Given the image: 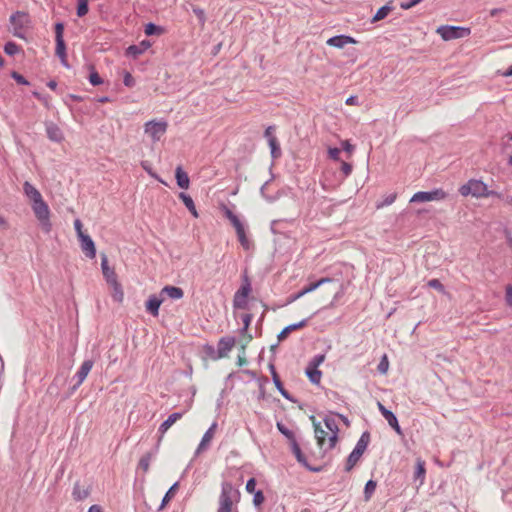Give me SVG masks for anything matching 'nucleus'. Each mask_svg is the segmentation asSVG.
Masks as SVG:
<instances>
[{
	"label": "nucleus",
	"mask_w": 512,
	"mask_h": 512,
	"mask_svg": "<svg viewBox=\"0 0 512 512\" xmlns=\"http://www.w3.org/2000/svg\"><path fill=\"white\" fill-rule=\"evenodd\" d=\"M241 500V492L229 481H223L217 512H233Z\"/></svg>",
	"instance_id": "obj_1"
},
{
	"label": "nucleus",
	"mask_w": 512,
	"mask_h": 512,
	"mask_svg": "<svg viewBox=\"0 0 512 512\" xmlns=\"http://www.w3.org/2000/svg\"><path fill=\"white\" fill-rule=\"evenodd\" d=\"M32 210L35 217L39 221L42 230L45 233H49L52 229V223L50 221V210L47 203L42 199L31 203Z\"/></svg>",
	"instance_id": "obj_2"
},
{
	"label": "nucleus",
	"mask_w": 512,
	"mask_h": 512,
	"mask_svg": "<svg viewBox=\"0 0 512 512\" xmlns=\"http://www.w3.org/2000/svg\"><path fill=\"white\" fill-rule=\"evenodd\" d=\"M487 185L477 179H470L466 184L459 188V193L462 196L472 195L475 198L487 197Z\"/></svg>",
	"instance_id": "obj_3"
},
{
	"label": "nucleus",
	"mask_w": 512,
	"mask_h": 512,
	"mask_svg": "<svg viewBox=\"0 0 512 512\" xmlns=\"http://www.w3.org/2000/svg\"><path fill=\"white\" fill-rule=\"evenodd\" d=\"M436 32L444 41L468 37L471 33L470 28L461 26L442 25Z\"/></svg>",
	"instance_id": "obj_4"
},
{
	"label": "nucleus",
	"mask_w": 512,
	"mask_h": 512,
	"mask_svg": "<svg viewBox=\"0 0 512 512\" xmlns=\"http://www.w3.org/2000/svg\"><path fill=\"white\" fill-rule=\"evenodd\" d=\"M333 282H335V280L330 277H323L317 281L311 282L308 285H306L305 287H303L299 292L289 295L286 300V304H291V303L295 302L296 300L303 297L304 295L315 291L318 287H320L321 285H323L325 283H333Z\"/></svg>",
	"instance_id": "obj_5"
},
{
	"label": "nucleus",
	"mask_w": 512,
	"mask_h": 512,
	"mask_svg": "<svg viewBox=\"0 0 512 512\" xmlns=\"http://www.w3.org/2000/svg\"><path fill=\"white\" fill-rule=\"evenodd\" d=\"M447 196V193L439 188L431 191L416 192L410 199L411 203L429 202L434 200H442Z\"/></svg>",
	"instance_id": "obj_6"
},
{
	"label": "nucleus",
	"mask_w": 512,
	"mask_h": 512,
	"mask_svg": "<svg viewBox=\"0 0 512 512\" xmlns=\"http://www.w3.org/2000/svg\"><path fill=\"white\" fill-rule=\"evenodd\" d=\"M28 13L23 11H16L10 16V23L13 25V35L18 38L24 39L25 36L22 32V29L25 26V23L28 22Z\"/></svg>",
	"instance_id": "obj_7"
},
{
	"label": "nucleus",
	"mask_w": 512,
	"mask_h": 512,
	"mask_svg": "<svg viewBox=\"0 0 512 512\" xmlns=\"http://www.w3.org/2000/svg\"><path fill=\"white\" fill-rule=\"evenodd\" d=\"M167 130V122L165 121H148L145 123V133L148 134L152 140L159 141L161 136L164 135V133Z\"/></svg>",
	"instance_id": "obj_8"
},
{
	"label": "nucleus",
	"mask_w": 512,
	"mask_h": 512,
	"mask_svg": "<svg viewBox=\"0 0 512 512\" xmlns=\"http://www.w3.org/2000/svg\"><path fill=\"white\" fill-rule=\"evenodd\" d=\"M93 365H94V362L91 359L85 360L82 363L79 370L77 371V373L74 376V378H76L77 381L72 387H70L68 396L72 395L80 387V385L84 382L87 375L93 368Z\"/></svg>",
	"instance_id": "obj_9"
},
{
	"label": "nucleus",
	"mask_w": 512,
	"mask_h": 512,
	"mask_svg": "<svg viewBox=\"0 0 512 512\" xmlns=\"http://www.w3.org/2000/svg\"><path fill=\"white\" fill-rule=\"evenodd\" d=\"M252 291V286L240 285L233 297L234 309H248V297Z\"/></svg>",
	"instance_id": "obj_10"
},
{
	"label": "nucleus",
	"mask_w": 512,
	"mask_h": 512,
	"mask_svg": "<svg viewBox=\"0 0 512 512\" xmlns=\"http://www.w3.org/2000/svg\"><path fill=\"white\" fill-rule=\"evenodd\" d=\"M289 445L291 448V452L293 453L299 464H301L303 467H305L307 470L311 472H320L322 470V467H314L308 463L307 458L302 452L297 440L289 443Z\"/></svg>",
	"instance_id": "obj_11"
},
{
	"label": "nucleus",
	"mask_w": 512,
	"mask_h": 512,
	"mask_svg": "<svg viewBox=\"0 0 512 512\" xmlns=\"http://www.w3.org/2000/svg\"><path fill=\"white\" fill-rule=\"evenodd\" d=\"M184 415V412H174L168 416V418L161 423L158 428L159 437L156 443V451H158L160 443L163 439L164 434L167 430L179 419H181Z\"/></svg>",
	"instance_id": "obj_12"
},
{
	"label": "nucleus",
	"mask_w": 512,
	"mask_h": 512,
	"mask_svg": "<svg viewBox=\"0 0 512 512\" xmlns=\"http://www.w3.org/2000/svg\"><path fill=\"white\" fill-rule=\"evenodd\" d=\"M164 300L165 298L162 297L160 293L158 295L151 294L145 302L146 311L152 316L157 317L159 315L160 306Z\"/></svg>",
	"instance_id": "obj_13"
},
{
	"label": "nucleus",
	"mask_w": 512,
	"mask_h": 512,
	"mask_svg": "<svg viewBox=\"0 0 512 512\" xmlns=\"http://www.w3.org/2000/svg\"><path fill=\"white\" fill-rule=\"evenodd\" d=\"M80 241V247L85 256L89 259H94L96 257V247L93 239L88 235H80L78 238Z\"/></svg>",
	"instance_id": "obj_14"
},
{
	"label": "nucleus",
	"mask_w": 512,
	"mask_h": 512,
	"mask_svg": "<svg viewBox=\"0 0 512 512\" xmlns=\"http://www.w3.org/2000/svg\"><path fill=\"white\" fill-rule=\"evenodd\" d=\"M357 42L358 41L355 38H353L352 36L340 34V35H335L333 37H330L326 41V44L328 46H332V47H335V48H338V49H342L347 44H356Z\"/></svg>",
	"instance_id": "obj_15"
},
{
	"label": "nucleus",
	"mask_w": 512,
	"mask_h": 512,
	"mask_svg": "<svg viewBox=\"0 0 512 512\" xmlns=\"http://www.w3.org/2000/svg\"><path fill=\"white\" fill-rule=\"evenodd\" d=\"M235 342V337L232 336L220 338L217 344V357H220V359L226 357L234 347Z\"/></svg>",
	"instance_id": "obj_16"
},
{
	"label": "nucleus",
	"mask_w": 512,
	"mask_h": 512,
	"mask_svg": "<svg viewBox=\"0 0 512 512\" xmlns=\"http://www.w3.org/2000/svg\"><path fill=\"white\" fill-rule=\"evenodd\" d=\"M46 135L49 140L61 143L64 140V134L60 127L52 121L45 123Z\"/></svg>",
	"instance_id": "obj_17"
},
{
	"label": "nucleus",
	"mask_w": 512,
	"mask_h": 512,
	"mask_svg": "<svg viewBox=\"0 0 512 512\" xmlns=\"http://www.w3.org/2000/svg\"><path fill=\"white\" fill-rule=\"evenodd\" d=\"M315 314H317V312H315V313L311 316V318H312ZM309 319H310V317H309V318H306V319H303V320H301V321H299V322H297V323H293V324H290V325H288V326L284 327V328L280 331V333L277 335L278 343H279V342L284 341V340L289 336V334H290L291 332L304 328V327L308 324Z\"/></svg>",
	"instance_id": "obj_18"
},
{
	"label": "nucleus",
	"mask_w": 512,
	"mask_h": 512,
	"mask_svg": "<svg viewBox=\"0 0 512 512\" xmlns=\"http://www.w3.org/2000/svg\"><path fill=\"white\" fill-rule=\"evenodd\" d=\"M151 42L149 40H142L139 44H133L126 48L125 55L132 57L133 59L138 58L141 54H143L148 48L151 47Z\"/></svg>",
	"instance_id": "obj_19"
},
{
	"label": "nucleus",
	"mask_w": 512,
	"mask_h": 512,
	"mask_svg": "<svg viewBox=\"0 0 512 512\" xmlns=\"http://www.w3.org/2000/svg\"><path fill=\"white\" fill-rule=\"evenodd\" d=\"M217 427V423L214 422L209 428L208 430L204 433L196 451H195V456H198L200 453H202L203 451L207 450L208 447H209V443L210 441L212 440L213 436H214V431Z\"/></svg>",
	"instance_id": "obj_20"
},
{
	"label": "nucleus",
	"mask_w": 512,
	"mask_h": 512,
	"mask_svg": "<svg viewBox=\"0 0 512 512\" xmlns=\"http://www.w3.org/2000/svg\"><path fill=\"white\" fill-rule=\"evenodd\" d=\"M160 294L164 298L166 296V297H169V298H171L173 300H178V299H181L184 296V291L180 287L166 285V286H164L161 289Z\"/></svg>",
	"instance_id": "obj_21"
},
{
	"label": "nucleus",
	"mask_w": 512,
	"mask_h": 512,
	"mask_svg": "<svg viewBox=\"0 0 512 512\" xmlns=\"http://www.w3.org/2000/svg\"><path fill=\"white\" fill-rule=\"evenodd\" d=\"M101 268L103 276L107 283H110L111 281H114L117 279V274L114 270V268H110L108 265V258L105 254L101 255Z\"/></svg>",
	"instance_id": "obj_22"
},
{
	"label": "nucleus",
	"mask_w": 512,
	"mask_h": 512,
	"mask_svg": "<svg viewBox=\"0 0 512 512\" xmlns=\"http://www.w3.org/2000/svg\"><path fill=\"white\" fill-rule=\"evenodd\" d=\"M175 179L179 188L188 189L190 185V179L187 172L184 171L182 166H177L175 169Z\"/></svg>",
	"instance_id": "obj_23"
},
{
	"label": "nucleus",
	"mask_w": 512,
	"mask_h": 512,
	"mask_svg": "<svg viewBox=\"0 0 512 512\" xmlns=\"http://www.w3.org/2000/svg\"><path fill=\"white\" fill-rule=\"evenodd\" d=\"M395 9L393 1L387 2L384 6L380 7L371 19V23H376L380 20L385 19L390 12Z\"/></svg>",
	"instance_id": "obj_24"
},
{
	"label": "nucleus",
	"mask_w": 512,
	"mask_h": 512,
	"mask_svg": "<svg viewBox=\"0 0 512 512\" xmlns=\"http://www.w3.org/2000/svg\"><path fill=\"white\" fill-rule=\"evenodd\" d=\"M310 419L313 421L315 438L320 449L323 448L326 442L327 432L321 427L320 422L315 421V416H311Z\"/></svg>",
	"instance_id": "obj_25"
},
{
	"label": "nucleus",
	"mask_w": 512,
	"mask_h": 512,
	"mask_svg": "<svg viewBox=\"0 0 512 512\" xmlns=\"http://www.w3.org/2000/svg\"><path fill=\"white\" fill-rule=\"evenodd\" d=\"M24 194L29 198L31 203L42 199V195L30 182L25 181L23 184Z\"/></svg>",
	"instance_id": "obj_26"
},
{
	"label": "nucleus",
	"mask_w": 512,
	"mask_h": 512,
	"mask_svg": "<svg viewBox=\"0 0 512 512\" xmlns=\"http://www.w3.org/2000/svg\"><path fill=\"white\" fill-rule=\"evenodd\" d=\"M276 389L279 391V393L288 401L292 403H297L298 400L292 396L285 388L284 385L280 379L279 375H275V377L272 379Z\"/></svg>",
	"instance_id": "obj_27"
},
{
	"label": "nucleus",
	"mask_w": 512,
	"mask_h": 512,
	"mask_svg": "<svg viewBox=\"0 0 512 512\" xmlns=\"http://www.w3.org/2000/svg\"><path fill=\"white\" fill-rule=\"evenodd\" d=\"M426 475L425 461L421 458H417L416 466L414 471V481H419L420 484H423Z\"/></svg>",
	"instance_id": "obj_28"
},
{
	"label": "nucleus",
	"mask_w": 512,
	"mask_h": 512,
	"mask_svg": "<svg viewBox=\"0 0 512 512\" xmlns=\"http://www.w3.org/2000/svg\"><path fill=\"white\" fill-rule=\"evenodd\" d=\"M305 374L308 377L309 381L312 384H319L322 377V372L318 369V367H313L310 365H307L305 369Z\"/></svg>",
	"instance_id": "obj_29"
},
{
	"label": "nucleus",
	"mask_w": 512,
	"mask_h": 512,
	"mask_svg": "<svg viewBox=\"0 0 512 512\" xmlns=\"http://www.w3.org/2000/svg\"><path fill=\"white\" fill-rule=\"evenodd\" d=\"M108 284L112 288V298L114 299V301L121 303L124 298V292L122 289V285L120 284L118 279L111 281Z\"/></svg>",
	"instance_id": "obj_30"
},
{
	"label": "nucleus",
	"mask_w": 512,
	"mask_h": 512,
	"mask_svg": "<svg viewBox=\"0 0 512 512\" xmlns=\"http://www.w3.org/2000/svg\"><path fill=\"white\" fill-rule=\"evenodd\" d=\"M157 452L158 451H156L155 447L153 451L145 453L139 460L138 469H142L144 473L148 472L151 459L155 456Z\"/></svg>",
	"instance_id": "obj_31"
},
{
	"label": "nucleus",
	"mask_w": 512,
	"mask_h": 512,
	"mask_svg": "<svg viewBox=\"0 0 512 512\" xmlns=\"http://www.w3.org/2000/svg\"><path fill=\"white\" fill-rule=\"evenodd\" d=\"M179 198L182 200L186 208L189 210V212L195 217H198V212L196 210V206L194 204L193 199L190 195L186 194L185 192L179 193Z\"/></svg>",
	"instance_id": "obj_32"
},
{
	"label": "nucleus",
	"mask_w": 512,
	"mask_h": 512,
	"mask_svg": "<svg viewBox=\"0 0 512 512\" xmlns=\"http://www.w3.org/2000/svg\"><path fill=\"white\" fill-rule=\"evenodd\" d=\"M369 442H370V433L368 431H364L362 433V435L360 436L359 440L357 441L353 450L364 454V452L366 451V449L368 447Z\"/></svg>",
	"instance_id": "obj_33"
},
{
	"label": "nucleus",
	"mask_w": 512,
	"mask_h": 512,
	"mask_svg": "<svg viewBox=\"0 0 512 512\" xmlns=\"http://www.w3.org/2000/svg\"><path fill=\"white\" fill-rule=\"evenodd\" d=\"M144 32L147 36H160L165 33V28L153 22L145 25Z\"/></svg>",
	"instance_id": "obj_34"
},
{
	"label": "nucleus",
	"mask_w": 512,
	"mask_h": 512,
	"mask_svg": "<svg viewBox=\"0 0 512 512\" xmlns=\"http://www.w3.org/2000/svg\"><path fill=\"white\" fill-rule=\"evenodd\" d=\"M362 455L363 454L361 452L352 450V452L347 457L345 471H351L354 468V466L358 463V461L361 459Z\"/></svg>",
	"instance_id": "obj_35"
},
{
	"label": "nucleus",
	"mask_w": 512,
	"mask_h": 512,
	"mask_svg": "<svg viewBox=\"0 0 512 512\" xmlns=\"http://www.w3.org/2000/svg\"><path fill=\"white\" fill-rule=\"evenodd\" d=\"M90 492L87 488H81L79 482H76L73 487V498L76 501H81L86 499L89 496Z\"/></svg>",
	"instance_id": "obj_36"
},
{
	"label": "nucleus",
	"mask_w": 512,
	"mask_h": 512,
	"mask_svg": "<svg viewBox=\"0 0 512 512\" xmlns=\"http://www.w3.org/2000/svg\"><path fill=\"white\" fill-rule=\"evenodd\" d=\"M235 230H236L238 241L240 242L241 246L245 250H248L250 248V241L246 235L244 225L239 226Z\"/></svg>",
	"instance_id": "obj_37"
},
{
	"label": "nucleus",
	"mask_w": 512,
	"mask_h": 512,
	"mask_svg": "<svg viewBox=\"0 0 512 512\" xmlns=\"http://www.w3.org/2000/svg\"><path fill=\"white\" fill-rule=\"evenodd\" d=\"M376 487H377V482L375 480L370 479L366 482L364 491H363L364 500L366 502H368L372 498V496L376 490Z\"/></svg>",
	"instance_id": "obj_38"
},
{
	"label": "nucleus",
	"mask_w": 512,
	"mask_h": 512,
	"mask_svg": "<svg viewBox=\"0 0 512 512\" xmlns=\"http://www.w3.org/2000/svg\"><path fill=\"white\" fill-rule=\"evenodd\" d=\"M88 69L90 71V74H89V77H88L89 83L92 86H99V85H101L103 83V79L100 77V75L96 71L95 66L93 64H89L88 65Z\"/></svg>",
	"instance_id": "obj_39"
},
{
	"label": "nucleus",
	"mask_w": 512,
	"mask_h": 512,
	"mask_svg": "<svg viewBox=\"0 0 512 512\" xmlns=\"http://www.w3.org/2000/svg\"><path fill=\"white\" fill-rule=\"evenodd\" d=\"M378 408L382 416L387 420L389 425H392L398 419L396 415L389 409H387L382 403L378 402Z\"/></svg>",
	"instance_id": "obj_40"
},
{
	"label": "nucleus",
	"mask_w": 512,
	"mask_h": 512,
	"mask_svg": "<svg viewBox=\"0 0 512 512\" xmlns=\"http://www.w3.org/2000/svg\"><path fill=\"white\" fill-rule=\"evenodd\" d=\"M268 144H269L270 151H271V157L273 159L280 158L282 155V152H281L280 144H279L277 138L269 139Z\"/></svg>",
	"instance_id": "obj_41"
},
{
	"label": "nucleus",
	"mask_w": 512,
	"mask_h": 512,
	"mask_svg": "<svg viewBox=\"0 0 512 512\" xmlns=\"http://www.w3.org/2000/svg\"><path fill=\"white\" fill-rule=\"evenodd\" d=\"M276 427L278 431L287 438L289 443L297 440L294 432L288 429L282 422H277Z\"/></svg>",
	"instance_id": "obj_42"
},
{
	"label": "nucleus",
	"mask_w": 512,
	"mask_h": 512,
	"mask_svg": "<svg viewBox=\"0 0 512 512\" xmlns=\"http://www.w3.org/2000/svg\"><path fill=\"white\" fill-rule=\"evenodd\" d=\"M179 488V483L178 482H175L169 489L168 491L165 493L163 499H162V502H161V505H160V509L161 508H164L168 502L174 497L176 491L178 490Z\"/></svg>",
	"instance_id": "obj_43"
},
{
	"label": "nucleus",
	"mask_w": 512,
	"mask_h": 512,
	"mask_svg": "<svg viewBox=\"0 0 512 512\" xmlns=\"http://www.w3.org/2000/svg\"><path fill=\"white\" fill-rule=\"evenodd\" d=\"M188 5L191 7L192 12L198 18L200 26L204 27V25L206 23V20H207L206 19L205 11L202 8H200L199 6H196V5L192 4V3H188Z\"/></svg>",
	"instance_id": "obj_44"
},
{
	"label": "nucleus",
	"mask_w": 512,
	"mask_h": 512,
	"mask_svg": "<svg viewBox=\"0 0 512 512\" xmlns=\"http://www.w3.org/2000/svg\"><path fill=\"white\" fill-rule=\"evenodd\" d=\"M224 215L227 219H229V221L231 222V224L233 225V227L236 229L238 228L239 226L243 225V223L240 221V219L238 218V216L236 214H234L228 207L224 206Z\"/></svg>",
	"instance_id": "obj_45"
},
{
	"label": "nucleus",
	"mask_w": 512,
	"mask_h": 512,
	"mask_svg": "<svg viewBox=\"0 0 512 512\" xmlns=\"http://www.w3.org/2000/svg\"><path fill=\"white\" fill-rule=\"evenodd\" d=\"M65 24L62 21L56 22L54 25L55 42H65L64 40Z\"/></svg>",
	"instance_id": "obj_46"
},
{
	"label": "nucleus",
	"mask_w": 512,
	"mask_h": 512,
	"mask_svg": "<svg viewBox=\"0 0 512 512\" xmlns=\"http://www.w3.org/2000/svg\"><path fill=\"white\" fill-rule=\"evenodd\" d=\"M89 11L88 0H77L76 14L78 17H84Z\"/></svg>",
	"instance_id": "obj_47"
},
{
	"label": "nucleus",
	"mask_w": 512,
	"mask_h": 512,
	"mask_svg": "<svg viewBox=\"0 0 512 512\" xmlns=\"http://www.w3.org/2000/svg\"><path fill=\"white\" fill-rule=\"evenodd\" d=\"M21 50V47L19 45H17L15 42L13 41H8L5 45H4V52L9 55V56H14L16 54H18Z\"/></svg>",
	"instance_id": "obj_48"
},
{
	"label": "nucleus",
	"mask_w": 512,
	"mask_h": 512,
	"mask_svg": "<svg viewBox=\"0 0 512 512\" xmlns=\"http://www.w3.org/2000/svg\"><path fill=\"white\" fill-rule=\"evenodd\" d=\"M203 351H204L205 355L207 357L211 358L212 360L220 359V357H217V349H215L213 345L205 344L203 346Z\"/></svg>",
	"instance_id": "obj_49"
},
{
	"label": "nucleus",
	"mask_w": 512,
	"mask_h": 512,
	"mask_svg": "<svg viewBox=\"0 0 512 512\" xmlns=\"http://www.w3.org/2000/svg\"><path fill=\"white\" fill-rule=\"evenodd\" d=\"M324 424H325L326 428L329 431H331L332 434L334 433V431H335V433H339V427L334 418L325 417Z\"/></svg>",
	"instance_id": "obj_50"
},
{
	"label": "nucleus",
	"mask_w": 512,
	"mask_h": 512,
	"mask_svg": "<svg viewBox=\"0 0 512 512\" xmlns=\"http://www.w3.org/2000/svg\"><path fill=\"white\" fill-rule=\"evenodd\" d=\"M55 54L59 59L67 57L65 42H56Z\"/></svg>",
	"instance_id": "obj_51"
},
{
	"label": "nucleus",
	"mask_w": 512,
	"mask_h": 512,
	"mask_svg": "<svg viewBox=\"0 0 512 512\" xmlns=\"http://www.w3.org/2000/svg\"><path fill=\"white\" fill-rule=\"evenodd\" d=\"M265 501V496L262 490H257L253 493V505L255 507L261 506Z\"/></svg>",
	"instance_id": "obj_52"
},
{
	"label": "nucleus",
	"mask_w": 512,
	"mask_h": 512,
	"mask_svg": "<svg viewBox=\"0 0 512 512\" xmlns=\"http://www.w3.org/2000/svg\"><path fill=\"white\" fill-rule=\"evenodd\" d=\"M427 285L430 288L436 289L440 293H445V287H444V285L441 283V281L439 279H436V278L430 279L428 281Z\"/></svg>",
	"instance_id": "obj_53"
},
{
	"label": "nucleus",
	"mask_w": 512,
	"mask_h": 512,
	"mask_svg": "<svg viewBox=\"0 0 512 512\" xmlns=\"http://www.w3.org/2000/svg\"><path fill=\"white\" fill-rule=\"evenodd\" d=\"M388 368H389V361H388V358H387V355L384 354L377 366V370L381 373V374H386L387 371H388Z\"/></svg>",
	"instance_id": "obj_54"
},
{
	"label": "nucleus",
	"mask_w": 512,
	"mask_h": 512,
	"mask_svg": "<svg viewBox=\"0 0 512 512\" xmlns=\"http://www.w3.org/2000/svg\"><path fill=\"white\" fill-rule=\"evenodd\" d=\"M11 78L16 81L19 85H30V82L20 73L17 71L11 72Z\"/></svg>",
	"instance_id": "obj_55"
},
{
	"label": "nucleus",
	"mask_w": 512,
	"mask_h": 512,
	"mask_svg": "<svg viewBox=\"0 0 512 512\" xmlns=\"http://www.w3.org/2000/svg\"><path fill=\"white\" fill-rule=\"evenodd\" d=\"M123 83L126 87L132 88L135 86L136 82L132 74L128 71L124 72Z\"/></svg>",
	"instance_id": "obj_56"
},
{
	"label": "nucleus",
	"mask_w": 512,
	"mask_h": 512,
	"mask_svg": "<svg viewBox=\"0 0 512 512\" xmlns=\"http://www.w3.org/2000/svg\"><path fill=\"white\" fill-rule=\"evenodd\" d=\"M325 360V354L315 355L309 362L308 365L313 367H319Z\"/></svg>",
	"instance_id": "obj_57"
},
{
	"label": "nucleus",
	"mask_w": 512,
	"mask_h": 512,
	"mask_svg": "<svg viewBox=\"0 0 512 512\" xmlns=\"http://www.w3.org/2000/svg\"><path fill=\"white\" fill-rule=\"evenodd\" d=\"M141 166L150 176L166 185V183L155 172H153L147 161H143L141 163Z\"/></svg>",
	"instance_id": "obj_58"
},
{
	"label": "nucleus",
	"mask_w": 512,
	"mask_h": 512,
	"mask_svg": "<svg viewBox=\"0 0 512 512\" xmlns=\"http://www.w3.org/2000/svg\"><path fill=\"white\" fill-rule=\"evenodd\" d=\"M32 95L36 99L40 100L45 105L46 108H48V109L50 108V106H49V99H50V97L48 95H42L38 91H33Z\"/></svg>",
	"instance_id": "obj_59"
},
{
	"label": "nucleus",
	"mask_w": 512,
	"mask_h": 512,
	"mask_svg": "<svg viewBox=\"0 0 512 512\" xmlns=\"http://www.w3.org/2000/svg\"><path fill=\"white\" fill-rule=\"evenodd\" d=\"M352 164L346 162V161H341V172L343 173L344 177H348L351 173H352Z\"/></svg>",
	"instance_id": "obj_60"
},
{
	"label": "nucleus",
	"mask_w": 512,
	"mask_h": 512,
	"mask_svg": "<svg viewBox=\"0 0 512 512\" xmlns=\"http://www.w3.org/2000/svg\"><path fill=\"white\" fill-rule=\"evenodd\" d=\"M343 294H344V291H343L342 285H339V289L335 292V294L333 296V300L330 302L329 305H327L324 308L325 309L333 308L335 306V301L338 300L340 297H342Z\"/></svg>",
	"instance_id": "obj_61"
},
{
	"label": "nucleus",
	"mask_w": 512,
	"mask_h": 512,
	"mask_svg": "<svg viewBox=\"0 0 512 512\" xmlns=\"http://www.w3.org/2000/svg\"><path fill=\"white\" fill-rule=\"evenodd\" d=\"M256 485H257V481L254 477L252 478H249L247 483H246V491L250 494H253L254 492H256L257 490L255 489L256 488Z\"/></svg>",
	"instance_id": "obj_62"
},
{
	"label": "nucleus",
	"mask_w": 512,
	"mask_h": 512,
	"mask_svg": "<svg viewBox=\"0 0 512 512\" xmlns=\"http://www.w3.org/2000/svg\"><path fill=\"white\" fill-rule=\"evenodd\" d=\"M328 155L329 157L334 160V161H339L340 160V149L337 148V147H330L328 149Z\"/></svg>",
	"instance_id": "obj_63"
},
{
	"label": "nucleus",
	"mask_w": 512,
	"mask_h": 512,
	"mask_svg": "<svg viewBox=\"0 0 512 512\" xmlns=\"http://www.w3.org/2000/svg\"><path fill=\"white\" fill-rule=\"evenodd\" d=\"M505 300L507 305L512 306V285L506 286Z\"/></svg>",
	"instance_id": "obj_64"
}]
</instances>
